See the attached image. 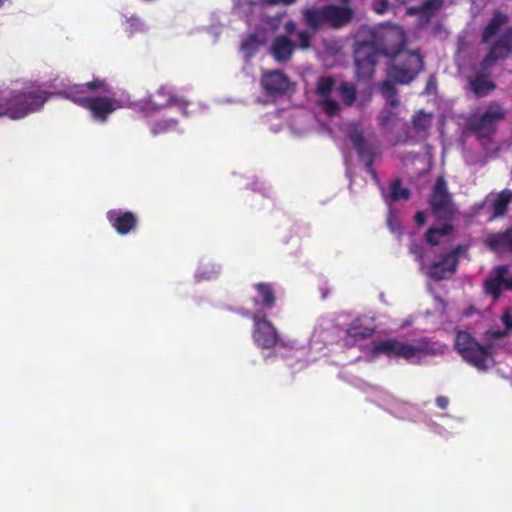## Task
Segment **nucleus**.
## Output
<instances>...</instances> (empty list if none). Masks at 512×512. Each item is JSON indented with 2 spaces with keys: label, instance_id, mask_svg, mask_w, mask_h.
I'll return each instance as SVG.
<instances>
[{
  "label": "nucleus",
  "instance_id": "a19ab883",
  "mask_svg": "<svg viewBox=\"0 0 512 512\" xmlns=\"http://www.w3.org/2000/svg\"><path fill=\"white\" fill-rule=\"evenodd\" d=\"M388 0H377L373 5V10L375 13L382 15L388 10Z\"/></svg>",
  "mask_w": 512,
  "mask_h": 512
},
{
  "label": "nucleus",
  "instance_id": "09e8293b",
  "mask_svg": "<svg viewBox=\"0 0 512 512\" xmlns=\"http://www.w3.org/2000/svg\"><path fill=\"white\" fill-rule=\"evenodd\" d=\"M284 28H285V31L288 34L292 35V34H294L296 32V23L294 21H292V20L287 21L285 23Z\"/></svg>",
  "mask_w": 512,
  "mask_h": 512
},
{
  "label": "nucleus",
  "instance_id": "f3484780",
  "mask_svg": "<svg viewBox=\"0 0 512 512\" xmlns=\"http://www.w3.org/2000/svg\"><path fill=\"white\" fill-rule=\"evenodd\" d=\"M106 218L111 227L118 235L124 236L134 232L138 226V217L132 211H123L121 209H111L106 213Z\"/></svg>",
  "mask_w": 512,
  "mask_h": 512
},
{
  "label": "nucleus",
  "instance_id": "f03ea898",
  "mask_svg": "<svg viewBox=\"0 0 512 512\" xmlns=\"http://www.w3.org/2000/svg\"><path fill=\"white\" fill-rule=\"evenodd\" d=\"M454 348L467 364L478 371L485 372L495 364L493 345L481 344L467 331H456Z\"/></svg>",
  "mask_w": 512,
  "mask_h": 512
},
{
  "label": "nucleus",
  "instance_id": "de8ad7c7",
  "mask_svg": "<svg viewBox=\"0 0 512 512\" xmlns=\"http://www.w3.org/2000/svg\"><path fill=\"white\" fill-rule=\"evenodd\" d=\"M415 222L418 226H423L426 222V215L422 211H418L415 214Z\"/></svg>",
  "mask_w": 512,
  "mask_h": 512
},
{
  "label": "nucleus",
  "instance_id": "6e6552de",
  "mask_svg": "<svg viewBox=\"0 0 512 512\" xmlns=\"http://www.w3.org/2000/svg\"><path fill=\"white\" fill-rule=\"evenodd\" d=\"M468 250L467 245L459 244L441 255L440 260L428 268V276L434 281H442L454 275L458 269L459 258Z\"/></svg>",
  "mask_w": 512,
  "mask_h": 512
},
{
  "label": "nucleus",
  "instance_id": "ea45409f",
  "mask_svg": "<svg viewBox=\"0 0 512 512\" xmlns=\"http://www.w3.org/2000/svg\"><path fill=\"white\" fill-rule=\"evenodd\" d=\"M501 321L505 326L504 330H507V333L509 334V332L512 331V314L509 310H505L503 312Z\"/></svg>",
  "mask_w": 512,
  "mask_h": 512
},
{
  "label": "nucleus",
  "instance_id": "a211bd4d",
  "mask_svg": "<svg viewBox=\"0 0 512 512\" xmlns=\"http://www.w3.org/2000/svg\"><path fill=\"white\" fill-rule=\"evenodd\" d=\"M484 244L495 253H512V226L504 231L488 234Z\"/></svg>",
  "mask_w": 512,
  "mask_h": 512
},
{
  "label": "nucleus",
  "instance_id": "4468645a",
  "mask_svg": "<svg viewBox=\"0 0 512 512\" xmlns=\"http://www.w3.org/2000/svg\"><path fill=\"white\" fill-rule=\"evenodd\" d=\"M335 86L336 81L331 75L320 77L316 84L315 93L319 97V106L328 116H335L340 111V104L330 97Z\"/></svg>",
  "mask_w": 512,
  "mask_h": 512
},
{
  "label": "nucleus",
  "instance_id": "49530a36",
  "mask_svg": "<svg viewBox=\"0 0 512 512\" xmlns=\"http://www.w3.org/2000/svg\"><path fill=\"white\" fill-rule=\"evenodd\" d=\"M448 404H449V400H448L447 397H445V396H438L436 398V405L440 409H446L448 407Z\"/></svg>",
  "mask_w": 512,
  "mask_h": 512
},
{
  "label": "nucleus",
  "instance_id": "f8f14e48",
  "mask_svg": "<svg viewBox=\"0 0 512 512\" xmlns=\"http://www.w3.org/2000/svg\"><path fill=\"white\" fill-rule=\"evenodd\" d=\"M511 54H512V27H508L491 44L489 52L481 61V66L484 70L490 69L499 60L506 59Z\"/></svg>",
  "mask_w": 512,
  "mask_h": 512
},
{
  "label": "nucleus",
  "instance_id": "aec40b11",
  "mask_svg": "<svg viewBox=\"0 0 512 512\" xmlns=\"http://www.w3.org/2000/svg\"><path fill=\"white\" fill-rule=\"evenodd\" d=\"M170 105H184V101L174 95L166 86L160 87L153 97L145 102V109L159 110Z\"/></svg>",
  "mask_w": 512,
  "mask_h": 512
},
{
  "label": "nucleus",
  "instance_id": "a878e982",
  "mask_svg": "<svg viewBox=\"0 0 512 512\" xmlns=\"http://www.w3.org/2000/svg\"><path fill=\"white\" fill-rule=\"evenodd\" d=\"M57 95L65 99L71 100L72 102H74L82 108L84 107L86 101L90 97L87 96V90L84 84H74L68 86L64 90L58 92Z\"/></svg>",
  "mask_w": 512,
  "mask_h": 512
},
{
  "label": "nucleus",
  "instance_id": "5701e85b",
  "mask_svg": "<svg viewBox=\"0 0 512 512\" xmlns=\"http://www.w3.org/2000/svg\"><path fill=\"white\" fill-rule=\"evenodd\" d=\"M512 200V191L504 189L494 196L493 199H486L485 203H489V211L491 218L503 217L508 209V205Z\"/></svg>",
  "mask_w": 512,
  "mask_h": 512
},
{
  "label": "nucleus",
  "instance_id": "79ce46f5",
  "mask_svg": "<svg viewBox=\"0 0 512 512\" xmlns=\"http://www.w3.org/2000/svg\"><path fill=\"white\" fill-rule=\"evenodd\" d=\"M14 104V91L10 92L9 95L0 96V109L3 106H12ZM3 115H0L2 117Z\"/></svg>",
  "mask_w": 512,
  "mask_h": 512
},
{
  "label": "nucleus",
  "instance_id": "dca6fc26",
  "mask_svg": "<svg viewBox=\"0 0 512 512\" xmlns=\"http://www.w3.org/2000/svg\"><path fill=\"white\" fill-rule=\"evenodd\" d=\"M121 107L120 101L116 98L97 96L89 97L83 108L87 109L95 120L104 123L110 114Z\"/></svg>",
  "mask_w": 512,
  "mask_h": 512
},
{
  "label": "nucleus",
  "instance_id": "c85d7f7f",
  "mask_svg": "<svg viewBox=\"0 0 512 512\" xmlns=\"http://www.w3.org/2000/svg\"><path fill=\"white\" fill-rule=\"evenodd\" d=\"M259 46L260 42L257 34L252 33L242 40L240 48L247 58H251L256 54Z\"/></svg>",
  "mask_w": 512,
  "mask_h": 512
},
{
  "label": "nucleus",
  "instance_id": "2eb2a0df",
  "mask_svg": "<svg viewBox=\"0 0 512 512\" xmlns=\"http://www.w3.org/2000/svg\"><path fill=\"white\" fill-rule=\"evenodd\" d=\"M260 85L266 95H284L290 90V78L281 70H265L260 78Z\"/></svg>",
  "mask_w": 512,
  "mask_h": 512
},
{
  "label": "nucleus",
  "instance_id": "0eeeda50",
  "mask_svg": "<svg viewBox=\"0 0 512 512\" xmlns=\"http://www.w3.org/2000/svg\"><path fill=\"white\" fill-rule=\"evenodd\" d=\"M506 109L497 101L491 102L481 115L471 116L468 127L479 137H488L496 131V125L506 117Z\"/></svg>",
  "mask_w": 512,
  "mask_h": 512
},
{
  "label": "nucleus",
  "instance_id": "6ab92c4d",
  "mask_svg": "<svg viewBox=\"0 0 512 512\" xmlns=\"http://www.w3.org/2000/svg\"><path fill=\"white\" fill-rule=\"evenodd\" d=\"M489 77L490 69L484 70L480 63L475 76L468 78L469 87L477 97H484L495 90L496 85L488 79Z\"/></svg>",
  "mask_w": 512,
  "mask_h": 512
},
{
  "label": "nucleus",
  "instance_id": "1a4fd4ad",
  "mask_svg": "<svg viewBox=\"0 0 512 512\" xmlns=\"http://www.w3.org/2000/svg\"><path fill=\"white\" fill-rule=\"evenodd\" d=\"M348 136L360 160L364 163L366 171L371 174L373 178H376L377 173L374 169V162L379 153V147L376 143L367 141L363 132L358 129L351 130Z\"/></svg>",
  "mask_w": 512,
  "mask_h": 512
},
{
  "label": "nucleus",
  "instance_id": "8fccbe9b",
  "mask_svg": "<svg viewBox=\"0 0 512 512\" xmlns=\"http://www.w3.org/2000/svg\"><path fill=\"white\" fill-rule=\"evenodd\" d=\"M342 5H338L339 7H351L350 6V3H351V0H340Z\"/></svg>",
  "mask_w": 512,
  "mask_h": 512
},
{
  "label": "nucleus",
  "instance_id": "f704fd0d",
  "mask_svg": "<svg viewBox=\"0 0 512 512\" xmlns=\"http://www.w3.org/2000/svg\"><path fill=\"white\" fill-rule=\"evenodd\" d=\"M484 338L488 343H491L493 340H498L506 337L508 335L507 330H502L499 328H490L484 332Z\"/></svg>",
  "mask_w": 512,
  "mask_h": 512
},
{
  "label": "nucleus",
  "instance_id": "3c124183",
  "mask_svg": "<svg viewBox=\"0 0 512 512\" xmlns=\"http://www.w3.org/2000/svg\"><path fill=\"white\" fill-rule=\"evenodd\" d=\"M400 4H405L407 3L409 0H397Z\"/></svg>",
  "mask_w": 512,
  "mask_h": 512
},
{
  "label": "nucleus",
  "instance_id": "a18cd8bd",
  "mask_svg": "<svg viewBox=\"0 0 512 512\" xmlns=\"http://www.w3.org/2000/svg\"><path fill=\"white\" fill-rule=\"evenodd\" d=\"M410 252L414 254L417 260H423V249L420 246L414 245L410 248Z\"/></svg>",
  "mask_w": 512,
  "mask_h": 512
},
{
  "label": "nucleus",
  "instance_id": "cd10ccee",
  "mask_svg": "<svg viewBox=\"0 0 512 512\" xmlns=\"http://www.w3.org/2000/svg\"><path fill=\"white\" fill-rule=\"evenodd\" d=\"M338 93L343 104L347 107H351L357 99V90L353 83L343 81L339 84Z\"/></svg>",
  "mask_w": 512,
  "mask_h": 512
},
{
  "label": "nucleus",
  "instance_id": "e433bc0d",
  "mask_svg": "<svg viewBox=\"0 0 512 512\" xmlns=\"http://www.w3.org/2000/svg\"><path fill=\"white\" fill-rule=\"evenodd\" d=\"M84 85H85L86 90H90V91L101 90L103 92H109V90L107 88V83L105 82V80H102L99 78L93 79L92 81H89V82L85 83Z\"/></svg>",
  "mask_w": 512,
  "mask_h": 512
},
{
  "label": "nucleus",
  "instance_id": "c9c22d12",
  "mask_svg": "<svg viewBox=\"0 0 512 512\" xmlns=\"http://www.w3.org/2000/svg\"><path fill=\"white\" fill-rule=\"evenodd\" d=\"M396 114L390 109H384L379 115V124L383 128H388L395 120Z\"/></svg>",
  "mask_w": 512,
  "mask_h": 512
},
{
  "label": "nucleus",
  "instance_id": "9d476101",
  "mask_svg": "<svg viewBox=\"0 0 512 512\" xmlns=\"http://www.w3.org/2000/svg\"><path fill=\"white\" fill-rule=\"evenodd\" d=\"M509 265H498L492 274L483 281L484 293L498 300L503 291H512V279L509 277Z\"/></svg>",
  "mask_w": 512,
  "mask_h": 512
},
{
  "label": "nucleus",
  "instance_id": "393cba45",
  "mask_svg": "<svg viewBox=\"0 0 512 512\" xmlns=\"http://www.w3.org/2000/svg\"><path fill=\"white\" fill-rule=\"evenodd\" d=\"M508 22V16L501 11H494L492 18L484 27L481 36L482 43H488L497 34L500 27Z\"/></svg>",
  "mask_w": 512,
  "mask_h": 512
},
{
  "label": "nucleus",
  "instance_id": "72a5a7b5",
  "mask_svg": "<svg viewBox=\"0 0 512 512\" xmlns=\"http://www.w3.org/2000/svg\"><path fill=\"white\" fill-rule=\"evenodd\" d=\"M394 83L395 82L393 80L388 78L386 80H383L379 84V91L384 98L388 97V96H393L394 94L397 93V89L395 88Z\"/></svg>",
  "mask_w": 512,
  "mask_h": 512
},
{
  "label": "nucleus",
  "instance_id": "412c9836",
  "mask_svg": "<svg viewBox=\"0 0 512 512\" xmlns=\"http://www.w3.org/2000/svg\"><path fill=\"white\" fill-rule=\"evenodd\" d=\"M445 0H424L421 5L410 6L406 9V15L419 16L423 23H429L431 19L444 6Z\"/></svg>",
  "mask_w": 512,
  "mask_h": 512
},
{
  "label": "nucleus",
  "instance_id": "37998d69",
  "mask_svg": "<svg viewBox=\"0 0 512 512\" xmlns=\"http://www.w3.org/2000/svg\"><path fill=\"white\" fill-rule=\"evenodd\" d=\"M263 3H265L268 6H276V5H291L296 0H262Z\"/></svg>",
  "mask_w": 512,
  "mask_h": 512
},
{
  "label": "nucleus",
  "instance_id": "4c0bfd02",
  "mask_svg": "<svg viewBox=\"0 0 512 512\" xmlns=\"http://www.w3.org/2000/svg\"><path fill=\"white\" fill-rule=\"evenodd\" d=\"M430 228L434 229L435 234L440 237L450 235L454 231V226L450 223H444L441 227Z\"/></svg>",
  "mask_w": 512,
  "mask_h": 512
},
{
  "label": "nucleus",
  "instance_id": "4be33fe9",
  "mask_svg": "<svg viewBox=\"0 0 512 512\" xmlns=\"http://www.w3.org/2000/svg\"><path fill=\"white\" fill-rule=\"evenodd\" d=\"M295 49L296 43L290 40L287 36L276 37L271 46V52L274 59L280 63L288 62Z\"/></svg>",
  "mask_w": 512,
  "mask_h": 512
},
{
  "label": "nucleus",
  "instance_id": "20e7f679",
  "mask_svg": "<svg viewBox=\"0 0 512 512\" xmlns=\"http://www.w3.org/2000/svg\"><path fill=\"white\" fill-rule=\"evenodd\" d=\"M424 58L419 50H403L387 61L388 78L400 85H408L424 70Z\"/></svg>",
  "mask_w": 512,
  "mask_h": 512
},
{
  "label": "nucleus",
  "instance_id": "ddd939ff",
  "mask_svg": "<svg viewBox=\"0 0 512 512\" xmlns=\"http://www.w3.org/2000/svg\"><path fill=\"white\" fill-rule=\"evenodd\" d=\"M421 349L412 344L400 342L396 339H387L384 341L374 342L372 354L374 356L384 354L388 357H398L410 360L417 355Z\"/></svg>",
  "mask_w": 512,
  "mask_h": 512
},
{
  "label": "nucleus",
  "instance_id": "423d86ee",
  "mask_svg": "<svg viewBox=\"0 0 512 512\" xmlns=\"http://www.w3.org/2000/svg\"><path fill=\"white\" fill-rule=\"evenodd\" d=\"M428 202L433 216L439 220L452 221L458 213L457 205L443 176L437 177Z\"/></svg>",
  "mask_w": 512,
  "mask_h": 512
},
{
  "label": "nucleus",
  "instance_id": "2f4dec72",
  "mask_svg": "<svg viewBox=\"0 0 512 512\" xmlns=\"http://www.w3.org/2000/svg\"><path fill=\"white\" fill-rule=\"evenodd\" d=\"M176 126L177 121L174 119L160 120L152 125L151 132L153 135H158L175 129Z\"/></svg>",
  "mask_w": 512,
  "mask_h": 512
},
{
  "label": "nucleus",
  "instance_id": "39448f33",
  "mask_svg": "<svg viewBox=\"0 0 512 512\" xmlns=\"http://www.w3.org/2000/svg\"><path fill=\"white\" fill-rule=\"evenodd\" d=\"M53 93H49L40 88H34L26 91H14V104L12 106H3L0 115H7L9 118L17 120L26 117L28 114L38 111L47 102Z\"/></svg>",
  "mask_w": 512,
  "mask_h": 512
},
{
  "label": "nucleus",
  "instance_id": "7ed1b4c3",
  "mask_svg": "<svg viewBox=\"0 0 512 512\" xmlns=\"http://www.w3.org/2000/svg\"><path fill=\"white\" fill-rule=\"evenodd\" d=\"M301 14L305 25L316 33L324 26L332 29L346 26L354 17V10L352 7H339L330 4L323 7L303 8Z\"/></svg>",
  "mask_w": 512,
  "mask_h": 512
},
{
  "label": "nucleus",
  "instance_id": "c03bdc74",
  "mask_svg": "<svg viewBox=\"0 0 512 512\" xmlns=\"http://www.w3.org/2000/svg\"><path fill=\"white\" fill-rule=\"evenodd\" d=\"M385 100L387 105H389L390 107H397L400 104L397 93L394 94L393 96L385 97Z\"/></svg>",
  "mask_w": 512,
  "mask_h": 512
},
{
  "label": "nucleus",
  "instance_id": "58836bf2",
  "mask_svg": "<svg viewBox=\"0 0 512 512\" xmlns=\"http://www.w3.org/2000/svg\"><path fill=\"white\" fill-rule=\"evenodd\" d=\"M439 237L435 234L434 229L429 228L425 233V238L428 244H430L432 247L439 245Z\"/></svg>",
  "mask_w": 512,
  "mask_h": 512
},
{
  "label": "nucleus",
  "instance_id": "b1692460",
  "mask_svg": "<svg viewBox=\"0 0 512 512\" xmlns=\"http://www.w3.org/2000/svg\"><path fill=\"white\" fill-rule=\"evenodd\" d=\"M258 298L254 299L255 305L261 304L267 309L275 306L276 295L272 284L266 282H259L254 285Z\"/></svg>",
  "mask_w": 512,
  "mask_h": 512
},
{
  "label": "nucleus",
  "instance_id": "473e14b6",
  "mask_svg": "<svg viewBox=\"0 0 512 512\" xmlns=\"http://www.w3.org/2000/svg\"><path fill=\"white\" fill-rule=\"evenodd\" d=\"M314 34V32H310L308 30H300L296 32V48H300L302 50L309 49L311 47V42L312 38L314 37Z\"/></svg>",
  "mask_w": 512,
  "mask_h": 512
},
{
  "label": "nucleus",
  "instance_id": "f257e3e1",
  "mask_svg": "<svg viewBox=\"0 0 512 512\" xmlns=\"http://www.w3.org/2000/svg\"><path fill=\"white\" fill-rule=\"evenodd\" d=\"M407 45V37L399 26L382 27L368 41L359 42L354 50L356 73L359 79L370 80L375 74L379 57L395 58Z\"/></svg>",
  "mask_w": 512,
  "mask_h": 512
},
{
  "label": "nucleus",
  "instance_id": "c756f323",
  "mask_svg": "<svg viewBox=\"0 0 512 512\" xmlns=\"http://www.w3.org/2000/svg\"><path fill=\"white\" fill-rule=\"evenodd\" d=\"M410 197L409 189L402 186L401 179H395L390 184V199L397 202L401 199L407 200Z\"/></svg>",
  "mask_w": 512,
  "mask_h": 512
},
{
  "label": "nucleus",
  "instance_id": "9b49d317",
  "mask_svg": "<svg viewBox=\"0 0 512 512\" xmlns=\"http://www.w3.org/2000/svg\"><path fill=\"white\" fill-rule=\"evenodd\" d=\"M253 338L256 344L264 349L273 348L279 341V335L273 324L267 320L265 313L257 311L253 314Z\"/></svg>",
  "mask_w": 512,
  "mask_h": 512
},
{
  "label": "nucleus",
  "instance_id": "603ef678",
  "mask_svg": "<svg viewBox=\"0 0 512 512\" xmlns=\"http://www.w3.org/2000/svg\"><path fill=\"white\" fill-rule=\"evenodd\" d=\"M5 0H0V8L3 6Z\"/></svg>",
  "mask_w": 512,
  "mask_h": 512
},
{
  "label": "nucleus",
  "instance_id": "7c9ffc66",
  "mask_svg": "<svg viewBox=\"0 0 512 512\" xmlns=\"http://www.w3.org/2000/svg\"><path fill=\"white\" fill-rule=\"evenodd\" d=\"M375 330L370 327L362 326L359 324H352L347 330L348 336L355 341L364 340L371 337Z\"/></svg>",
  "mask_w": 512,
  "mask_h": 512
},
{
  "label": "nucleus",
  "instance_id": "bb28decb",
  "mask_svg": "<svg viewBox=\"0 0 512 512\" xmlns=\"http://www.w3.org/2000/svg\"><path fill=\"white\" fill-rule=\"evenodd\" d=\"M413 130L423 136L427 137L429 129L432 124V114L426 113L423 110H418L411 119Z\"/></svg>",
  "mask_w": 512,
  "mask_h": 512
}]
</instances>
